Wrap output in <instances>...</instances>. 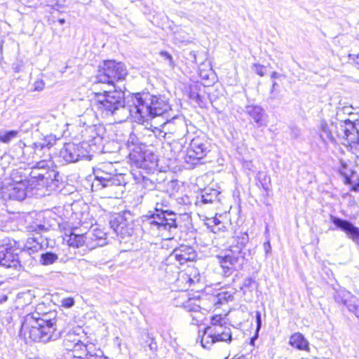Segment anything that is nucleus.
<instances>
[{"label":"nucleus","instance_id":"1","mask_svg":"<svg viewBox=\"0 0 359 359\" xmlns=\"http://www.w3.org/2000/svg\"><path fill=\"white\" fill-rule=\"evenodd\" d=\"M93 93L96 116L113 118L114 121H121L130 115L135 122L142 124L149 119L167 114L171 109L164 98L149 93L133 94L126 100L124 91L115 88Z\"/></svg>","mask_w":359,"mask_h":359},{"label":"nucleus","instance_id":"2","mask_svg":"<svg viewBox=\"0 0 359 359\" xmlns=\"http://www.w3.org/2000/svg\"><path fill=\"white\" fill-rule=\"evenodd\" d=\"M318 130L319 137L325 144H337L336 135L343 144L350 147L353 153H359V120L352 121L350 119H321L318 125Z\"/></svg>","mask_w":359,"mask_h":359},{"label":"nucleus","instance_id":"3","mask_svg":"<svg viewBox=\"0 0 359 359\" xmlns=\"http://www.w3.org/2000/svg\"><path fill=\"white\" fill-rule=\"evenodd\" d=\"M93 191H102L108 198H121L127 184L125 175L118 172L114 163L104 162L93 168Z\"/></svg>","mask_w":359,"mask_h":359},{"label":"nucleus","instance_id":"4","mask_svg":"<svg viewBox=\"0 0 359 359\" xmlns=\"http://www.w3.org/2000/svg\"><path fill=\"white\" fill-rule=\"evenodd\" d=\"M54 313H39L27 316L23 328L29 329V337L34 341L48 342L61 337V331L57 330V319L51 317Z\"/></svg>","mask_w":359,"mask_h":359},{"label":"nucleus","instance_id":"5","mask_svg":"<svg viewBox=\"0 0 359 359\" xmlns=\"http://www.w3.org/2000/svg\"><path fill=\"white\" fill-rule=\"evenodd\" d=\"M248 241L247 233H237L232 237L229 247L225 250L224 255L217 256L224 276L229 277L241 268L246 257L245 247Z\"/></svg>","mask_w":359,"mask_h":359},{"label":"nucleus","instance_id":"6","mask_svg":"<svg viewBox=\"0 0 359 359\" xmlns=\"http://www.w3.org/2000/svg\"><path fill=\"white\" fill-rule=\"evenodd\" d=\"M142 227L154 236H164L166 232L177 228L176 214L164 209L162 203L156 202L154 212L144 216Z\"/></svg>","mask_w":359,"mask_h":359},{"label":"nucleus","instance_id":"7","mask_svg":"<svg viewBox=\"0 0 359 359\" xmlns=\"http://www.w3.org/2000/svg\"><path fill=\"white\" fill-rule=\"evenodd\" d=\"M97 140H100V137H93L89 140H84L79 144L73 142L66 143L60 149L59 156L68 163H75L83 159L90 160L92 157L91 144H97Z\"/></svg>","mask_w":359,"mask_h":359},{"label":"nucleus","instance_id":"8","mask_svg":"<svg viewBox=\"0 0 359 359\" xmlns=\"http://www.w3.org/2000/svg\"><path fill=\"white\" fill-rule=\"evenodd\" d=\"M128 74L126 65L115 60H106L99 67L94 84L105 83L114 86V81H123Z\"/></svg>","mask_w":359,"mask_h":359},{"label":"nucleus","instance_id":"9","mask_svg":"<svg viewBox=\"0 0 359 359\" xmlns=\"http://www.w3.org/2000/svg\"><path fill=\"white\" fill-rule=\"evenodd\" d=\"M232 341L231 329L228 326L206 327L201 336V346L210 348L215 344L224 342L230 344Z\"/></svg>","mask_w":359,"mask_h":359},{"label":"nucleus","instance_id":"10","mask_svg":"<svg viewBox=\"0 0 359 359\" xmlns=\"http://www.w3.org/2000/svg\"><path fill=\"white\" fill-rule=\"evenodd\" d=\"M210 151V143L204 136L194 137L187 148L184 160L187 163L197 165Z\"/></svg>","mask_w":359,"mask_h":359},{"label":"nucleus","instance_id":"11","mask_svg":"<svg viewBox=\"0 0 359 359\" xmlns=\"http://www.w3.org/2000/svg\"><path fill=\"white\" fill-rule=\"evenodd\" d=\"M57 141L55 135L50 134L45 136L41 142H34L32 145H25L22 149V154L27 160H37L42 157L43 150H48L53 147Z\"/></svg>","mask_w":359,"mask_h":359},{"label":"nucleus","instance_id":"12","mask_svg":"<svg viewBox=\"0 0 359 359\" xmlns=\"http://www.w3.org/2000/svg\"><path fill=\"white\" fill-rule=\"evenodd\" d=\"M197 255L193 247L181 245L173 250V251L165 259V264L166 265H174L179 268L188 262L194 261Z\"/></svg>","mask_w":359,"mask_h":359},{"label":"nucleus","instance_id":"13","mask_svg":"<svg viewBox=\"0 0 359 359\" xmlns=\"http://www.w3.org/2000/svg\"><path fill=\"white\" fill-rule=\"evenodd\" d=\"M244 112L248 116L250 123L257 128L266 127L268 125V114L264 108L259 104H247Z\"/></svg>","mask_w":359,"mask_h":359},{"label":"nucleus","instance_id":"14","mask_svg":"<svg viewBox=\"0 0 359 359\" xmlns=\"http://www.w3.org/2000/svg\"><path fill=\"white\" fill-rule=\"evenodd\" d=\"M18 250L15 249L11 243L0 246V266L6 268H15L20 266Z\"/></svg>","mask_w":359,"mask_h":359},{"label":"nucleus","instance_id":"15","mask_svg":"<svg viewBox=\"0 0 359 359\" xmlns=\"http://www.w3.org/2000/svg\"><path fill=\"white\" fill-rule=\"evenodd\" d=\"M330 221L334 224V227L330 226L329 230L334 231L340 229L344 231L349 238L353 239L359 245V228L355 226L348 220L335 217L332 215H330Z\"/></svg>","mask_w":359,"mask_h":359},{"label":"nucleus","instance_id":"16","mask_svg":"<svg viewBox=\"0 0 359 359\" xmlns=\"http://www.w3.org/2000/svg\"><path fill=\"white\" fill-rule=\"evenodd\" d=\"M161 127L168 133L176 135L177 137L183 135L186 130V124L184 119L177 116H173L171 119H166Z\"/></svg>","mask_w":359,"mask_h":359},{"label":"nucleus","instance_id":"17","mask_svg":"<svg viewBox=\"0 0 359 359\" xmlns=\"http://www.w3.org/2000/svg\"><path fill=\"white\" fill-rule=\"evenodd\" d=\"M30 177L32 182H36L38 185L48 187L53 181L55 174L53 170L46 169L40 170L39 168H32L30 172Z\"/></svg>","mask_w":359,"mask_h":359},{"label":"nucleus","instance_id":"18","mask_svg":"<svg viewBox=\"0 0 359 359\" xmlns=\"http://www.w3.org/2000/svg\"><path fill=\"white\" fill-rule=\"evenodd\" d=\"M184 308L190 313L191 324L199 325L205 320V313L201 311V307L196 304V299H189L184 304Z\"/></svg>","mask_w":359,"mask_h":359},{"label":"nucleus","instance_id":"19","mask_svg":"<svg viewBox=\"0 0 359 359\" xmlns=\"http://www.w3.org/2000/svg\"><path fill=\"white\" fill-rule=\"evenodd\" d=\"M130 156L140 168L151 170L157 165V156L152 153L139 154L137 158L135 154L130 153Z\"/></svg>","mask_w":359,"mask_h":359},{"label":"nucleus","instance_id":"20","mask_svg":"<svg viewBox=\"0 0 359 359\" xmlns=\"http://www.w3.org/2000/svg\"><path fill=\"white\" fill-rule=\"evenodd\" d=\"M220 192L212 188H205L201 194L196 197V205L202 206L203 205L212 204L219 201Z\"/></svg>","mask_w":359,"mask_h":359},{"label":"nucleus","instance_id":"21","mask_svg":"<svg viewBox=\"0 0 359 359\" xmlns=\"http://www.w3.org/2000/svg\"><path fill=\"white\" fill-rule=\"evenodd\" d=\"M109 224L114 231L123 238L126 235H130L133 232V229L128 227L126 221L121 215H117L111 219Z\"/></svg>","mask_w":359,"mask_h":359},{"label":"nucleus","instance_id":"22","mask_svg":"<svg viewBox=\"0 0 359 359\" xmlns=\"http://www.w3.org/2000/svg\"><path fill=\"white\" fill-rule=\"evenodd\" d=\"M90 237V233H76L71 232L69 235H66L65 240L69 246L79 248L83 246Z\"/></svg>","mask_w":359,"mask_h":359},{"label":"nucleus","instance_id":"23","mask_svg":"<svg viewBox=\"0 0 359 359\" xmlns=\"http://www.w3.org/2000/svg\"><path fill=\"white\" fill-rule=\"evenodd\" d=\"M290 344L301 351H309V343L304 335L299 332L293 334L290 338Z\"/></svg>","mask_w":359,"mask_h":359},{"label":"nucleus","instance_id":"24","mask_svg":"<svg viewBox=\"0 0 359 359\" xmlns=\"http://www.w3.org/2000/svg\"><path fill=\"white\" fill-rule=\"evenodd\" d=\"M198 281L199 278L197 276L192 278L191 274L187 273H180L176 280V283L182 288V290H189L192 285H194Z\"/></svg>","mask_w":359,"mask_h":359},{"label":"nucleus","instance_id":"25","mask_svg":"<svg viewBox=\"0 0 359 359\" xmlns=\"http://www.w3.org/2000/svg\"><path fill=\"white\" fill-rule=\"evenodd\" d=\"M74 346L75 347L72 350V351L78 354V355L74 354L73 355L74 358H77L78 359H88V358L90 357V355H93L90 353L88 346H86L81 340L80 342L76 343Z\"/></svg>","mask_w":359,"mask_h":359},{"label":"nucleus","instance_id":"26","mask_svg":"<svg viewBox=\"0 0 359 359\" xmlns=\"http://www.w3.org/2000/svg\"><path fill=\"white\" fill-rule=\"evenodd\" d=\"M41 239L40 236H33L27 239L25 248L29 254L38 252L42 248V243L40 241Z\"/></svg>","mask_w":359,"mask_h":359},{"label":"nucleus","instance_id":"27","mask_svg":"<svg viewBox=\"0 0 359 359\" xmlns=\"http://www.w3.org/2000/svg\"><path fill=\"white\" fill-rule=\"evenodd\" d=\"M339 163V172L344 176L345 182H351V178H355V173L352 170L351 165L344 160H340Z\"/></svg>","mask_w":359,"mask_h":359},{"label":"nucleus","instance_id":"28","mask_svg":"<svg viewBox=\"0 0 359 359\" xmlns=\"http://www.w3.org/2000/svg\"><path fill=\"white\" fill-rule=\"evenodd\" d=\"M78 342H80L79 337L74 332H69L63 341V346L66 350L72 351L75 347L74 345Z\"/></svg>","mask_w":359,"mask_h":359},{"label":"nucleus","instance_id":"29","mask_svg":"<svg viewBox=\"0 0 359 359\" xmlns=\"http://www.w3.org/2000/svg\"><path fill=\"white\" fill-rule=\"evenodd\" d=\"M11 196L18 201H22L26 198V189L24 183H16L13 188Z\"/></svg>","mask_w":359,"mask_h":359},{"label":"nucleus","instance_id":"30","mask_svg":"<svg viewBox=\"0 0 359 359\" xmlns=\"http://www.w3.org/2000/svg\"><path fill=\"white\" fill-rule=\"evenodd\" d=\"M344 306H346L349 312L354 313L359 318V299L356 297L351 294Z\"/></svg>","mask_w":359,"mask_h":359},{"label":"nucleus","instance_id":"31","mask_svg":"<svg viewBox=\"0 0 359 359\" xmlns=\"http://www.w3.org/2000/svg\"><path fill=\"white\" fill-rule=\"evenodd\" d=\"M344 306H346L349 312L354 313L359 318V299L356 297L351 294Z\"/></svg>","mask_w":359,"mask_h":359},{"label":"nucleus","instance_id":"32","mask_svg":"<svg viewBox=\"0 0 359 359\" xmlns=\"http://www.w3.org/2000/svg\"><path fill=\"white\" fill-rule=\"evenodd\" d=\"M58 259V255L52 252H46L40 255L39 262L43 266L54 264Z\"/></svg>","mask_w":359,"mask_h":359},{"label":"nucleus","instance_id":"33","mask_svg":"<svg viewBox=\"0 0 359 359\" xmlns=\"http://www.w3.org/2000/svg\"><path fill=\"white\" fill-rule=\"evenodd\" d=\"M351 294L344 289L337 290L334 294V298L335 302L338 304H342L344 305L346 304L347 300L351 297Z\"/></svg>","mask_w":359,"mask_h":359},{"label":"nucleus","instance_id":"34","mask_svg":"<svg viewBox=\"0 0 359 359\" xmlns=\"http://www.w3.org/2000/svg\"><path fill=\"white\" fill-rule=\"evenodd\" d=\"M127 146L130 151H135L136 149H140V141L135 134H130L127 141Z\"/></svg>","mask_w":359,"mask_h":359},{"label":"nucleus","instance_id":"35","mask_svg":"<svg viewBox=\"0 0 359 359\" xmlns=\"http://www.w3.org/2000/svg\"><path fill=\"white\" fill-rule=\"evenodd\" d=\"M17 130L6 131L0 134V141L4 143H8L11 140L17 137Z\"/></svg>","mask_w":359,"mask_h":359},{"label":"nucleus","instance_id":"36","mask_svg":"<svg viewBox=\"0 0 359 359\" xmlns=\"http://www.w3.org/2000/svg\"><path fill=\"white\" fill-rule=\"evenodd\" d=\"M225 318L222 315H215L211 317L210 325L208 327L226 326Z\"/></svg>","mask_w":359,"mask_h":359},{"label":"nucleus","instance_id":"37","mask_svg":"<svg viewBox=\"0 0 359 359\" xmlns=\"http://www.w3.org/2000/svg\"><path fill=\"white\" fill-rule=\"evenodd\" d=\"M189 98L195 101L201 107L203 104V97L198 93L196 87L191 88Z\"/></svg>","mask_w":359,"mask_h":359},{"label":"nucleus","instance_id":"38","mask_svg":"<svg viewBox=\"0 0 359 359\" xmlns=\"http://www.w3.org/2000/svg\"><path fill=\"white\" fill-rule=\"evenodd\" d=\"M258 180L262 184V188L267 191L270 189V177L265 173H259Z\"/></svg>","mask_w":359,"mask_h":359},{"label":"nucleus","instance_id":"39","mask_svg":"<svg viewBox=\"0 0 359 359\" xmlns=\"http://www.w3.org/2000/svg\"><path fill=\"white\" fill-rule=\"evenodd\" d=\"M214 299L215 304H222L223 302H228L232 299V294L229 292H219Z\"/></svg>","mask_w":359,"mask_h":359},{"label":"nucleus","instance_id":"40","mask_svg":"<svg viewBox=\"0 0 359 359\" xmlns=\"http://www.w3.org/2000/svg\"><path fill=\"white\" fill-rule=\"evenodd\" d=\"M221 225V222L217 217L208 218L205 222V225L210 229L211 227H217V225Z\"/></svg>","mask_w":359,"mask_h":359},{"label":"nucleus","instance_id":"41","mask_svg":"<svg viewBox=\"0 0 359 359\" xmlns=\"http://www.w3.org/2000/svg\"><path fill=\"white\" fill-rule=\"evenodd\" d=\"M50 161H48L47 159H43L36 163V165L33 168H39L40 170L49 168L50 167Z\"/></svg>","mask_w":359,"mask_h":359},{"label":"nucleus","instance_id":"42","mask_svg":"<svg viewBox=\"0 0 359 359\" xmlns=\"http://www.w3.org/2000/svg\"><path fill=\"white\" fill-rule=\"evenodd\" d=\"M255 72L259 75L260 76H263L266 74V68L264 65H259V64H255Z\"/></svg>","mask_w":359,"mask_h":359},{"label":"nucleus","instance_id":"43","mask_svg":"<svg viewBox=\"0 0 359 359\" xmlns=\"http://www.w3.org/2000/svg\"><path fill=\"white\" fill-rule=\"evenodd\" d=\"M256 283L255 279L252 278H247L244 279L243 283V287L245 288L250 289L253 287V285Z\"/></svg>","mask_w":359,"mask_h":359},{"label":"nucleus","instance_id":"44","mask_svg":"<svg viewBox=\"0 0 359 359\" xmlns=\"http://www.w3.org/2000/svg\"><path fill=\"white\" fill-rule=\"evenodd\" d=\"M153 133L154 135L159 139H161V137L165 138V135L168 133L167 131L165 130L164 129L161 130L158 129V128H155V129L153 130Z\"/></svg>","mask_w":359,"mask_h":359},{"label":"nucleus","instance_id":"45","mask_svg":"<svg viewBox=\"0 0 359 359\" xmlns=\"http://www.w3.org/2000/svg\"><path fill=\"white\" fill-rule=\"evenodd\" d=\"M87 233H90V237L88 238V239L91 240H98L101 241L103 238V236L104 235V233L101 231H98L97 233H94L91 231L88 232Z\"/></svg>","mask_w":359,"mask_h":359},{"label":"nucleus","instance_id":"46","mask_svg":"<svg viewBox=\"0 0 359 359\" xmlns=\"http://www.w3.org/2000/svg\"><path fill=\"white\" fill-rule=\"evenodd\" d=\"M255 318H256V324H257L256 331H257V332H258L262 326V316H261L260 311H256Z\"/></svg>","mask_w":359,"mask_h":359},{"label":"nucleus","instance_id":"47","mask_svg":"<svg viewBox=\"0 0 359 359\" xmlns=\"http://www.w3.org/2000/svg\"><path fill=\"white\" fill-rule=\"evenodd\" d=\"M74 304V299L69 297L62 300V306L66 308H71Z\"/></svg>","mask_w":359,"mask_h":359},{"label":"nucleus","instance_id":"48","mask_svg":"<svg viewBox=\"0 0 359 359\" xmlns=\"http://www.w3.org/2000/svg\"><path fill=\"white\" fill-rule=\"evenodd\" d=\"M88 359H109L108 357L103 355L102 351H99V353H96L93 355H90V357Z\"/></svg>","mask_w":359,"mask_h":359},{"label":"nucleus","instance_id":"49","mask_svg":"<svg viewBox=\"0 0 359 359\" xmlns=\"http://www.w3.org/2000/svg\"><path fill=\"white\" fill-rule=\"evenodd\" d=\"M345 183L351 185V190L359 192V181L356 182L354 178H351V182Z\"/></svg>","mask_w":359,"mask_h":359},{"label":"nucleus","instance_id":"50","mask_svg":"<svg viewBox=\"0 0 359 359\" xmlns=\"http://www.w3.org/2000/svg\"><path fill=\"white\" fill-rule=\"evenodd\" d=\"M300 130L296 127L291 128L290 129V135L292 137L297 139L300 137Z\"/></svg>","mask_w":359,"mask_h":359},{"label":"nucleus","instance_id":"51","mask_svg":"<svg viewBox=\"0 0 359 359\" xmlns=\"http://www.w3.org/2000/svg\"><path fill=\"white\" fill-rule=\"evenodd\" d=\"M160 55L163 57L165 58V60H168L169 61V63H170V65H172L173 64V62H172V57L171 56V55L170 53H168V52L166 51H161L160 53Z\"/></svg>","mask_w":359,"mask_h":359},{"label":"nucleus","instance_id":"52","mask_svg":"<svg viewBox=\"0 0 359 359\" xmlns=\"http://www.w3.org/2000/svg\"><path fill=\"white\" fill-rule=\"evenodd\" d=\"M22 62H15L12 65V69L15 73H18L22 70Z\"/></svg>","mask_w":359,"mask_h":359},{"label":"nucleus","instance_id":"53","mask_svg":"<svg viewBox=\"0 0 359 359\" xmlns=\"http://www.w3.org/2000/svg\"><path fill=\"white\" fill-rule=\"evenodd\" d=\"M44 87V83L42 81H36L35 83H34V89L36 90H43Z\"/></svg>","mask_w":359,"mask_h":359},{"label":"nucleus","instance_id":"54","mask_svg":"<svg viewBox=\"0 0 359 359\" xmlns=\"http://www.w3.org/2000/svg\"><path fill=\"white\" fill-rule=\"evenodd\" d=\"M32 228L33 229L34 231H36L37 233H41L46 230L45 226L42 224L32 226Z\"/></svg>","mask_w":359,"mask_h":359},{"label":"nucleus","instance_id":"55","mask_svg":"<svg viewBox=\"0 0 359 359\" xmlns=\"http://www.w3.org/2000/svg\"><path fill=\"white\" fill-rule=\"evenodd\" d=\"M223 228H224V226L221 223V225H219L217 224V227L215 228V227H211L209 229L214 233H219L221 230L223 229Z\"/></svg>","mask_w":359,"mask_h":359},{"label":"nucleus","instance_id":"56","mask_svg":"<svg viewBox=\"0 0 359 359\" xmlns=\"http://www.w3.org/2000/svg\"><path fill=\"white\" fill-rule=\"evenodd\" d=\"M263 247L266 255H268L271 252V247L269 241L265 242L263 245Z\"/></svg>","mask_w":359,"mask_h":359},{"label":"nucleus","instance_id":"57","mask_svg":"<svg viewBox=\"0 0 359 359\" xmlns=\"http://www.w3.org/2000/svg\"><path fill=\"white\" fill-rule=\"evenodd\" d=\"M179 35H180V33H175V39L176 41H178L180 42H185V41H187V39L184 36L180 37Z\"/></svg>","mask_w":359,"mask_h":359},{"label":"nucleus","instance_id":"58","mask_svg":"<svg viewBox=\"0 0 359 359\" xmlns=\"http://www.w3.org/2000/svg\"><path fill=\"white\" fill-rule=\"evenodd\" d=\"M350 57H353V60L359 65V53L357 55H350Z\"/></svg>","mask_w":359,"mask_h":359},{"label":"nucleus","instance_id":"59","mask_svg":"<svg viewBox=\"0 0 359 359\" xmlns=\"http://www.w3.org/2000/svg\"><path fill=\"white\" fill-rule=\"evenodd\" d=\"M149 348L151 350H154V351H156L157 349V344L155 342H151L150 344H149Z\"/></svg>","mask_w":359,"mask_h":359},{"label":"nucleus","instance_id":"60","mask_svg":"<svg viewBox=\"0 0 359 359\" xmlns=\"http://www.w3.org/2000/svg\"><path fill=\"white\" fill-rule=\"evenodd\" d=\"M164 209H168V202L166 200H162L161 202Z\"/></svg>","mask_w":359,"mask_h":359},{"label":"nucleus","instance_id":"61","mask_svg":"<svg viewBox=\"0 0 359 359\" xmlns=\"http://www.w3.org/2000/svg\"><path fill=\"white\" fill-rule=\"evenodd\" d=\"M280 76V74L278 73H277L276 72H273L271 75V79H276L278 78V76Z\"/></svg>","mask_w":359,"mask_h":359},{"label":"nucleus","instance_id":"62","mask_svg":"<svg viewBox=\"0 0 359 359\" xmlns=\"http://www.w3.org/2000/svg\"><path fill=\"white\" fill-rule=\"evenodd\" d=\"M58 22L60 25H63L65 23V19H59Z\"/></svg>","mask_w":359,"mask_h":359},{"label":"nucleus","instance_id":"63","mask_svg":"<svg viewBox=\"0 0 359 359\" xmlns=\"http://www.w3.org/2000/svg\"><path fill=\"white\" fill-rule=\"evenodd\" d=\"M234 359H248L246 356L245 355H241L236 358H234Z\"/></svg>","mask_w":359,"mask_h":359},{"label":"nucleus","instance_id":"64","mask_svg":"<svg viewBox=\"0 0 359 359\" xmlns=\"http://www.w3.org/2000/svg\"><path fill=\"white\" fill-rule=\"evenodd\" d=\"M88 130H89L90 132L94 133V130H94V128H90L88 129Z\"/></svg>","mask_w":359,"mask_h":359}]
</instances>
